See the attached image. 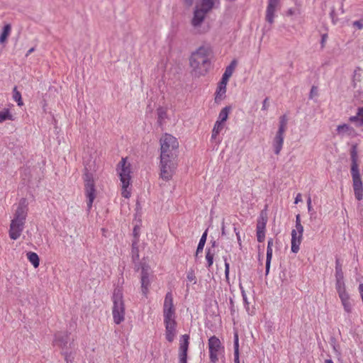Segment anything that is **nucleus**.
<instances>
[{
  "label": "nucleus",
  "mask_w": 363,
  "mask_h": 363,
  "mask_svg": "<svg viewBox=\"0 0 363 363\" xmlns=\"http://www.w3.org/2000/svg\"><path fill=\"white\" fill-rule=\"evenodd\" d=\"M340 10H341V13H345V10L343 9V2L342 1L341 3V8H340Z\"/></svg>",
  "instance_id": "58"
},
{
  "label": "nucleus",
  "mask_w": 363,
  "mask_h": 363,
  "mask_svg": "<svg viewBox=\"0 0 363 363\" xmlns=\"http://www.w3.org/2000/svg\"><path fill=\"white\" fill-rule=\"evenodd\" d=\"M73 341V340L71 341L69 333L60 331L55 334L53 345L58 347L62 351H64L69 348H72Z\"/></svg>",
  "instance_id": "10"
},
{
  "label": "nucleus",
  "mask_w": 363,
  "mask_h": 363,
  "mask_svg": "<svg viewBox=\"0 0 363 363\" xmlns=\"http://www.w3.org/2000/svg\"><path fill=\"white\" fill-rule=\"evenodd\" d=\"M194 0H185L187 5L191 6L193 4Z\"/></svg>",
  "instance_id": "56"
},
{
  "label": "nucleus",
  "mask_w": 363,
  "mask_h": 363,
  "mask_svg": "<svg viewBox=\"0 0 363 363\" xmlns=\"http://www.w3.org/2000/svg\"><path fill=\"white\" fill-rule=\"evenodd\" d=\"M118 171L123 187H128L131 179V171L130 164H126V159L122 158L118 164Z\"/></svg>",
  "instance_id": "11"
},
{
  "label": "nucleus",
  "mask_w": 363,
  "mask_h": 363,
  "mask_svg": "<svg viewBox=\"0 0 363 363\" xmlns=\"http://www.w3.org/2000/svg\"><path fill=\"white\" fill-rule=\"evenodd\" d=\"M207 12L205 11L196 8L194 12V16L191 20V24L194 28L199 27L204 21Z\"/></svg>",
  "instance_id": "17"
},
{
  "label": "nucleus",
  "mask_w": 363,
  "mask_h": 363,
  "mask_svg": "<svg viewBox=\"0 0 363 363\" xmlns=\"http://www.w3.org/2000/svg\"><path fill=\"white\" fill-rule=\"evenodd\" d=\"M318 94V90H317V88L314 86H312L311 89V91H310V96H309V98L310 99H313V97L314 96H317Z\"/></svg>",
  "instance_id": "49"
},
{
  "label": "nucleus",
  "mask_w": 363,
  "mask_h": 363,
  "mask_svg": "<svg viewBox=\"0 0 363 363\" xmlns=\"http://www.w3.org/2000/svg\"><path fill=\"white\" fill-rule=\"evenodd\" d=\"M303 238V233H298L297 229L291 230V250L294 253H297L300 249V245Z\"/></svg>",
  "instance_id": "16"
},
{
  "label": "nucleus",
  "mask_w": 363,
  "mask_h": 363,
  "mask_svg": "<svg viewBox=\"0 0 363 363\" xmlns=\"http://www.w3.org/2000/svg\"><path fill=\"white\" fill-rule=\"evenodd\" d=\"M163 318L165 327V338L172 342L177 335L176 309L173 303L172 292H167L163 304Z\"/></svg>",
  "instance_id": "2"
},
{
  "label": "nucleus",
  "mask_w": 363,
  "mask_h": 363,
  "mask_svg": "<svg viewBox=\"0 0 363 363\" xmlns=\"http://www.w3.org/2000/svg\"><path fill=\"white\" fill-rule=\"evenodd\" d=\"M141 291L143 296H147L150 286V273L147 266H143L141 269Z\"/></svg>",
  "instance_id": "14"
},
{
  "label": "nucleus",
  "mask_w": 363,
  "mask_h": 363,
  "mask_svg": "<svg viewBox=\"0 0 363 363\" xmlns=\"http://www.w3.org/2000/svg\"><path fill=\"white\" fill-rule=\"evenodd\" d=\"M267 223V217L263 214V212L259 215L256 225V235L257 240L259 242H262L265 239L266 225Z\"/></svg>",
  "instance_id": "12"
},
{
  "label": "nucleus",
  "mask_w": 363,
  "mask_h": 363,
  "mask_svg": "<svg viewBox=\"0 0 363 363\" xmlns=\"http://www.w3.org/2000/svg\"><path fill=\"white\" fill-rule=\"evenodd\" d=\"M273 238H269L267 242V258H266V264H265V275L267 276L270 269L271 262L272 259V246H273Z\"/></svg>",
  "instance_id": "20"
},
{
  "label": "nucleus",
  "mask_w": 363,
  "mask_h": 363,
  "mask_svg": "<svg viewBox=\"0 0 363 363\" xmlns=\"http://www.w3.org/2000/svg\"><path fill=\"white\" fill-rule=\"evenodd\" d=\"M325 363H334L332 359H328L325 360Z\"/></svg>",
  "instance_id": "59"
},
{
  "label": "nucleus",
  "mask_w": 363,
  "mask_h": 363,
  "mask_svg": "<svg viewBox=\"0 0 363 363\" xmlns=\"http://www.w3.org/2000/svg\"><path fill=\"white\" fill-rule=\"evenodd\" d=\"M209 358L211 363H218V355L224 352L220 340L215 335L208 339Z\"/></svg>",
  "instance_id": "9"
},
{
  "label": "nucleus",
  "mask_w": 363,
  "mask_h": 363,
  "mask_svg": "<svg viewBox=\"0 0 363 363\" xmlns=\"http://www.w3.org/2000/svg\"><path fill=\"white\" fill-rule=\"evenodd\" d=\"M21 174L23 177V180H29L30 169L28 167H23L21 170Z\"/></svg>",
  "instance_id": "44"
},
{
  "label": "nucleus",
  "mask_w": 363,
  "mask_h": 363,
  "mask_svg": "<svg viewBox=\"0 0 363 363\" xmlns=\"http://www.w3.org/2000/svg\"><path fill=\"white\" fill-rule=\"evenodd\" d=\"M217 245H217L216 241H215V240H214V241H212V242H211V247L210 248H213V249L215 250V248H216V247Z\"/></svg>",
  "instance_id": "54"
},
{
  "label": "nucleus",
  "mask_w": 363,
  "mask_h": 363,
  "mask_svg": "<svg viewBox=\"0 0 363 363\" xmlns=\"http://www.w3.org/2000/svg\"><path fill=\"white\" fill-rule=\"evenodd\" d=\"M241 294H242V300H243V303H244L245 308L246 311L248 312L249 311V302L247 301V295H246L245 291L242 289V287H241Z\"/></svg>",
  "instance_id": "43"
},
{
  "label": "nucleus",
  "mask_w": 363,
  "mask_h": 363,
  "mask_svg": "<svg viewBox=\"0 0 363 363\" xmlns=\"http://www.w3.org/2000/svg\"><path fill=\"white\" fill-rule=\"evenodd\" d=\"M237 240H238V242L240 245H241V238H240V235L239 233H237Z\"/></svg>",
  "instance_id": "55"
},
{
  "label": "nucleus",
  "mask_w": 363,
  "mask_h": 363,
  "mask_svg": "<svg viewBox=\"0 0 363 363\" xmlns=\"http://www.w3.org/2000/svg\"><path fill=\"white\" fill-rule=\"evenodd\" d=\"M234 232L237 235V233L240 234V230L234 225Z\"/></svg>",
  "instance_id": "57"
},
{
  "label": "nucleus",
  "mask_w": 363,
  "mask_h": 363,
  "mask_svg": "<svg viewBox=\"0 0 363 363\" xmlns=\"http://www.w3.org/2000/svg\"><path fill=\"white\" fill-rule=\"evenodd\" d=\"M288 122V118L286 115H283L279 118V125L277 132L279 133H285L286 125Z\"/></svg>",
  "instance_id": "33"
},
{
  "label": "nucleus",
  "mask_w": 363,
  "mask_h": 363,
  "mask_svg": "<svg viewBox=\"0 0 363 363\" xmlns=\"http://www.w3.org/2000/svg\"><path fill=\"white\" fill-rule=\"evenodd\" d=\"M223 128H224V123L216 121L214 124V126H213V128L212 130L211 140L216 139L217 135L223 129Z\"/></svg>",
  "instance_id": "28"
},
{
  "label": "nucleus",
  "mask_w": 363,
  "mask_h": 363,
  "mask_svg": "<svg viewBox=\"0 0 363 363\" xmlns=\"http://www.w3.org/2000/svg\"><path fill=\"white\" fill-rule=\"evenodd\" d=\"M353 26L357 27L359 30H362L363 28V20L361 21H355L352 23Z\"/></svg>",
  "instance_id": "47"
},
{
  "label": "nucleus",
  "mask_w": 363,
  "mask_h": 363,
  "mask_svg": "<svg viewBox=\"0 0 363 363\" xmlns=\"http://www.w3.org/2000/svg\"><path fill=\"white\" fill-rule=\"evenodd\" d=\"M349 120L357 126H363V106L358 108L356 115L350 116Z\"/></svg>",
  "instance_id": "21"
},
{
  "label": "nucleus",
  "mask_w": 363,
  "mask_h": 363,
  "mask_svg": "<svg viewBox=\"0 0 363 363\" xmlns=\"http://www.w3.org/2000/svg\"><path fill=\"white\" fill-rule=\"evenodd\" d=\"M206 238H207V230H206L203 233L201 238H200L199 242L197 246L196 252V257H197L198 255L203 251L205 243L206 242Z\"/></svg>",
  "instance_id": "29"
},
{
  "label": "nucleus",
  "mask_w": 363,
  "mask_h": 363,
  "mask_svg": "<svg viewBox=\"0 0 363 363\" xmlns=\"http://www.w3.org/2000/svg\"><path fill=\"white\" fill-rule=\"evenodd\" d=\"M223 259L225 262V276L226 279H229V272H230V264L228 262L227 257L223 256Z\"/></svg>",
  "instance_id": "42"
},
{
  "label": "nucleus",
  "mask_w": 363,
  "mask_h": 363,
  "mask_svg": "<svg viewBox=\"0 0 363 363\" xmlns=\"http://www.w3.org/2000/svg\"><path fill=\"white\" fill-rule=\"evenodd\" d=\"M301 201H302L301 194L298 193L295 198L294 203L297 204L298 203L301 202Z\"/></svg>",
  "instance_id": "51"
},
{
  "label": "nucleus",
  "mask_w": 363,
  "mask_h": 363,
  "mask_svg": "<svg viewBox=\"0 0 363 363\" xmlns=\"http://www.w3.org/2000/svg\"><path fill=\"white\" fill-rule=\"evenodd\" d=\"M28 211L27 200L22 198L15 211L13 218L11 220L9 234L11 240H16L20 238L24 230Z\"/></svg>",
  "instance_id": "3"
},
{
  "label": "nucleus",
  "mask_w": 363,
  "mask_h": 363,
  "mask_svg": "<svg viewBox=\"0 0 363 363\" xmlns=\"http://www.w3.org/2000/svg\"><path fill=\"white\" fill-rule=\"evenodd\" d=\"M85 194L87 198V211H89L96 198V189L92 174L86 172L84 175Z\"/></svg>",
  "instance_id": "8"
},
{
  "label": "nucleus",
  "mask_w": 363,
  "mask_h": 363,
  "mask_svg": "<svg viewBox=\"0 0 363 363\" xmlns=\"http://www.w3.org/2000/svg\"><path fill=\"white\" fill-rule=\"evenodd\" d=\"M268 101H269V98L268 97H266L264 99V101L262 102V111H267L268 109V107H269Z\"/></svg>",
  "instance_id": "50"
},
{
  "label": "nucleus",
  "mask_w": 363,
  "mask_h": 363,
  "mask_svg": "<svg viewBox=\"0 0 363 363\" xmlns=\"http://www.w3.org/2000/svg\"><path fill=\"white\" fill-rule=\"evenodd\" d=\"M133 235L135 238V241L133 242V245L137 244L140 236V227L138 225H135L133 228Z\"/></svg>",
  "instance_id": "41"
},
{
  "label": "nucleus",
  "mask_w": 363,
  "mask_h": 363,
  "mask_svg": "<svg viewBox=\"0 0 363 363\" xmlns=\"http://www.w3.org/2000/svg\"><path fill=\"white\" fill-rule=\"evenodd\" d=\"M337 132L339 135H352L354 133V130L350 125L344 123V124L337 125Z\"/></svg>",
  "instance_id": "22"
},
{
  "label": "nucleus",
  "mask_w": 363,
  "mask_h": 363,
  "mask_svg": "<svg viewBox=\"0 0 363 363\" xmlns=\"http://www.w3.org/2000/svg\"><path fill=\"white\" fill-rule=\"evenodd\" d=\"M213 5L214 0H202L200 9L208 13L213 7Z\"/></svg>",
  "instance_id": "34"
},
{
  "label": "nucleus",
  "mask_w": 363,
  "mask_h": 363,
  "mask_svg": "<svg viewBox=\"0 0 363 363\" xmlns=\"http://www.w3.org/2000/svg\"><path fill=\"white\" fill-rule=\"evenodd\" d=\"M13 121V116L11 113L9 108H4L2 111H0V123H2L3 122L6 121Z\"/></svg>",
  "instance_id": "25"
},
{
  "label": "nucleus",
  "mask_w": 363,
  "mask_h": 363,
  "mask_svg": "<svg viewBox=\"0 0 363 363\" xmlns=\"http://www.w3.org/2000/svg\"><path fill=\"white\" fill-rule=\"evenodd\" d=\"M351 176L352 178V186L355 199L361 201L363 199V183L361 179L359 164L357 145H353L350 150Z\"/></svg>",
  "instance_id": "5"
},
{
  "label": "nucleus",
  "mask_w": 363,
  "mask_h": 363,
  "mask_svg": "<svg viewBox=\"0 0 363 363\" xmlns=\"http://www.w3.org/2000/svg\"><path fill=\"white\" fill-rule=\"evenodd\" d=\"M62 355L64 356L66 363H73L75 356V352H68L67 350L61 352Z\"/></svg>",
  "instance_id": "32"
},
{
  "label": "nucleus",
  "mask_w": 363,
  "mask_h": 363,
  "mask_svg": "<svg viewBox=\"0 0 363 363\" xmlns=\"http://www.w3.org/2000/svg\"><path fill=\"white\" fill-rule=\"evenodd\" d=\"M284 133L277 132L273 140V147L275 155H279L284 144Z\"/></svg>",
  "instance_id": "19"
},
{
  "label": "nucleus",
  "mask_w": 363,
  "mask_h": 363,
  "mask_svg": "<svg viewBox=\"0 0 363 363\" xmlns=\"http://www.w3.org/2000/svg\"><path fill=\"white\" fill-rule=\"evenodd\" d=\"M182 339V341L179 345V362H187L189 335H183Z\"/></svg>",
  "instance_id": "15"
},
{
  "label": "nucleus",
  "mask_w": 363,
  "mask_h": 363,
  "mask_svg": "<svg viewBox=\"0 0 363 363\" xmlns=\"http://www.w3.org/2000/svg\"><path fill=\"white\" fill-rule=\"evenodd\" d=\"M179 363H187V362H179Z\"/></svg>",
  "instance_id": "61"
},
{
  "label": "nucleus",
  "mask_w": 363,
  "mask_h": 363,
  "mask_svg": "<svg viewBox=\"0 0 363 363\" xmlns=\"http://www.w3.org/2000/svg\"><path fill=\"white\" fill-rule=\"evenodd\" d=\"M339 298L341 301L344 311L348 314L351 313L352 311L353 306H354V301L352 299H351L349 294L348 293L343 294H342L339 296Z\"/></svg>",
  "instance_id": "18"
},
{
  "label": "nucleus",
  "mask_w": 363,
  "mask_h": 363,
  "mask_svg": "<svg viewBox=\"0 0 363 363\" xmlns=\"http://www.w3.org/2000/svg\"><path fill=\"white\" fill-rule=\"evenodd\" d=\"M335 286H336V290H337V292L339 296L342 294H347V292L346 291L345 285L343 281V279H336Z\"/></svg>",
  "instance_id": "30"
},
{
  "label": "nucleus",
  "mask_w": 363,
  "mask_h": 363,
  "mask_svg": "<svg viewBox=\"0 0 363 363\" xmlns=\"http://www.w3.org/2000/svg\"><path fill=\"white\" fill-rule=\"evenodd\" d=\"M122 196L124 198L128 199L130 196V192L128 190V187H123L122 186Z\"/></svg>",
  "instance_id": "46"
},
{
  "label": "nucleus",
  "mask_w": 363,
  "mask_h": 363,
  "mask_svg": "<svg viewBox=\"0 0 363 363\" xmlns=\"http://www.w3.org/2000/svg\"><path fill=\"white\" fill-rule=\"evenodd\" d=\"M358 289H359V292L360 296H361V298L362 299V301H363V284H360L359 285Z\"/></svg>",
  "instance_id": "52"
},
{
  "label": "nucleus",
  "mask_w": 363,
  "mask_h": 363,
  "mask_svg": "<svg viewBox=\"0 0 363 363\" xmlns=\"http://www.w3.org/2000/svg\"><path fill=\"white\" fill-rule=\"evenodd\" d=\"M13 99L17 102V104L19 106H21L23 104L22 98H21V94L20 91H18L17 90L16 86H14V88L13 89Z\"/></svg>",
  "instance_id": "35"
},
{
  "label": "nucleus",
  "mask_w": 363,
  "mask_h": 363,
  "mask_svg": "<svg viewBox=\"0 0 363 363\" xmlns=\"http://www.w3.org/2000/svg\"><path fill=\"white\" fill-rule=\"evenodd\" d=\"M328 34L327 33H323L321 35V40H320V45H321V48H323L325 47V43L326 42V40H328Z\"/></svg>",
  "instance_id": "48"
},
{
  "label": "nucleus",
  "mask_w": 363,
  "mask_h": 363,
  "mask_svg": "<svg viewBox=\"0 0 363 363\" xmlns=\"http://www.w3.org/2000/svg\"><path fill=\"white\" fill-rule=\"evenodd\" d=\"M27 258L29 262L33 265L34 267H38L40 264V259L38 255L33 252H28L27 253Z\"/></svg>",
  "instance_id": "27"
},
{
  "label": "nucleus",
  "mask_w": 363,
  "mask_h": 363,
  "mask_svg": "<svg viewBox=\"0 0 363 363\" xmlns=\"http://www.w3.org/2000/svg\"><path fill=\"white\" fill-rule=\"evenodd\" d=\"M237 65V60H233L231 61L230 65L225 68L224 73L223 74L221 80L219 82L218 84V87L216 91V97L215 101L217 102L218 101L223 100L225 96L226 93V86L228 82L229 78L232 76L235 67Z\"/></svg>",
  "instance_id": "7"
},
{
  "label": "nucleus",
  "mask_w": 363,
  "mask_h": 363,
  "mask_svg": "<svg viewBox=\"0 0 363 363\" xmlns=\"http://www.w3.org/2000/svg\"><path fill=\"white\" fill-rule=\"evenodd\" d=\"M221 230H222V235H225V227H224V225H223V226H222Z\"/></svg>",
  "instance_id": "60"
},
{
  "label": "nucleus",
  "mask_w": 363,
  "mask_h": 363,
  "mask_svg": "<svg viewBox=\"0 0 363 363\" xmlns=\"http://www.w3.org/2000/svg\"><path fill=\"white\" fill-rule=\"evenodd\" d=\"M296 229H297L298 233H303V227L301 223V217L300 215L298 214L296 216Z\"/></svg>",
  "instance_id": "38"
},
{
  "label": "nucleus",
  "mask_w": 363,
  "mask_h": 363,
  "mask_svg": "<svg viewBox=\"0 0 363 363\" xmlns=\"http://www.w3.org/2000/svg\"><path fill=\"white\" fill-rule=\"evenodd\" d=\"M111 299L113 301V320L114 323L119 325L124 321L125 314V307L122 290L119 288L115 289Z\"/></svg>",
  "instance_id": "6"
},
{
  "label": "nucleus",
  "mask_w": 363,
  "mask_h": 363,
  "mask_svg": "<svg viewBox=\"0 0 363 363\" xmlns=\"http://www.w3.org/2000/svg\"><path fill=\"white\" fill-rule=\"evenodd\" d=\"M216 254V250L213 248H206V267L210 269L213 264V258Z\"/></svg>",
  "instance_id": "23"
},
{
  "label": "nucleus",
  "mask_w": 363,
  "mask_h": 363,
  "mask_svg": "<svg viewBox=\"0 0 363 363\" xmlns=\"http://www.w3.org/2000/svg\"><path fill=\"white\" fill-rule=\"evenodd\" d=\"M307 208H308V213L311 215V217L315 216V211L312 208V206H311V198L310 196H308V197L307 199Z\"/></svg>",
  "instance_id": "40"
},
{
  "label": "nucleus",
  "mask_w": 363,
  "mask_h": 363,
  "mask_svg": "<svg viewBox=\"0 0 363 363\" xmlns=\"http://www.w3.org/2000/svg\"><path fill=\"white\" fill-rule=\"evenodd\" d=\"M209 54L210 49L205 46H201L192 52L189 59V64L194 76H203L208 72L211 65Z\"/></svg>",
  "instance_id": "4"
},
{
  "label": "nucleus",
  "mask_w": 363,
  "mask_h": 363,
  "mask_svg": "<svg viewBox=\"0 0 363 363\" xmlns=\"http://www.w3.org/2000/svg\"><path fill=\"white\" fill-rule=\"evenodd\" d=\"M230 110H231L230 106H225V107L223 108L219 113L218 118L216 121L224 123L228 119V117Z\"/></svg>",
  "instance_id": "24"
},
{
  "label": "nucleus",
  "mask_w": 363,
  "mask_h": 363,
  "mask_svg": "<svg viewBox=\"0 0 363 363\" xmlns=\"http://www.w3.org/2000/svg\"><path fill=\"white\" fill-rule=\"evenodd\" d=\"M343 278H344V276H343V272L342 270V266L340 264L339 260L336 259V262H335V279H343Z\"/></svg>",
  "instance_id": "36"
},
{
  "label": "nucleus",
  "mask_w": 363,
  "mask_h": 363,
  "mask_svg": "<svg viewBox=\"0 0 363 363\" xmlns=\"http://www.w3.org/2000/svg\"><path fill=\"white\" fill-rule=\"evenodd\" d=\"M281 8L280 0H268L266 9V21L272 24L275 17V12Z\"/></svg>",
  "instance_id": "13"
},
{
  "label": "nucleus",
  "mask_w": 363,
  "mask_h": 363,
  "mask_svg": "<svg viewBox=\"0 0 363 363\" xmlns=\"http://www.w3.org/2000/svg\"><path fill=\"white\" fill-rule=\"evenodd\" d=\"M234 363H240L239 343H238V336L237 334L235 335V338H234Z\"/></svg>",
  "instance_id": "31"
},
{
  "label": "nucleus",
  "mask_w": 363,
  "mask_h": 363,
  "mask_svg": "<svg viewBox=\"0 0 363 363\" xmlns=\"http://www.w3.org/2000/svg\"><path fill=\"white\" fill-rule=\"evenodd\" d=\"M160 177L165 180L172 179L177 169V157L179 148L177 139L169 133H164L160 140Z\"/></svg>",
  "instance_id": "1"
},
{
  "label": "nucleus",
  "mask_w": 363,
  "mask_h": 363,
  "mask_svg": "<svg viewBox=\"0 0 363 363\" xmlns=\"http://www.w3.org/2000/svg\"><path fill=\"white\" fill-rule=\"evenodd\" d=\"M34 51H35V48H31L30 49H29L28 50L27 53L26 54V56L28 57L29 55H30Z\"/></svg>",
  "instance_id": "53"
},
{
  "label": "nucleus",
  "mask_w": 363,
  "mask_h": 363,
  "mask_svg": "<svg viewBox=\"0 0 363 363\" xmlns=\"http://www.w3.org/2000/svg\"><path fill=\"white\" fill-rule=\"evenodd\" d=\"M11 31V26L10 24H6L4 26L2 33L0 35V43H4L7 38L9 36Z\"/></svg>",
  "instance_id": "26"
},
{
  "label": "nucleus",
  "mask_w": 363,
  "mask_h": 363,
  "mask_svg": "<svg viewBox=\"0 0 363 363\" xmlns=\"http://www.w3.org/2000/svg\"><path fill=\"white\" fill-rule=\"evenodd\" d=\"M361 71V69L359 67H357L354 71L353 74V87H356V81L359 82L360 81V74L358 73V72Z\"/></svg>",
  "instance_id": "39"
},
{
  "label": "nucleus",
  "mask_w": 363,
  "mask_h": 363,
  "mask_svg": "<svg viewBox=\"0 0 363 363\" xmlns=\"http://www.w3.org/2000/svg\"><path fill=\"white\" fill-rule=\"evenodd\" d=\"M186 279L189 282H192L194 284L196 283V278L194 269H190L187 272Z\"/></svg>",
  "instance_id": "37"
},
{
  "label": "nucleus",
  "mask_w": 363,
  "mask_h": 363,
  "mask_svg": "<svg viewBox=\"0 0 363 363\" xmlns=\"http://www.w3.org/2000/svg\"><path fill=\"white\" fill-rule=\"evenodd\" d=\"M330 16L332 19V22L334 25H335L338 21L337 18L336 17V14H335V7H333L331 9V11H330Z\"/></svg>",
  "instance_id": "45"
}]
</instances>
